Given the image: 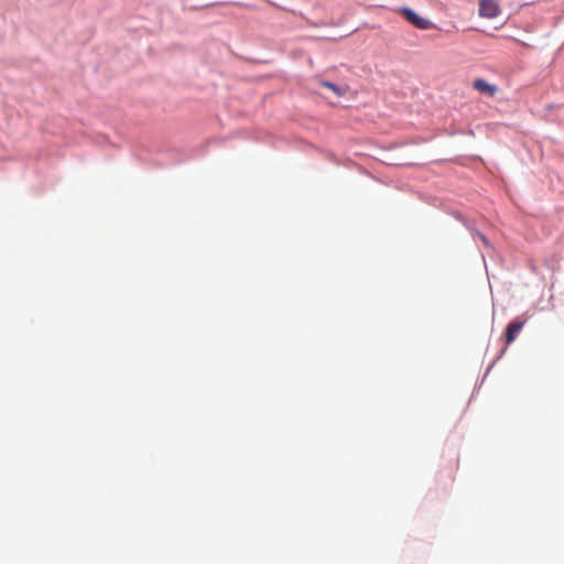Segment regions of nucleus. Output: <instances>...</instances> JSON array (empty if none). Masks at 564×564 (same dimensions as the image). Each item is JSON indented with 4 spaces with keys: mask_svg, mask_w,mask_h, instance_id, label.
<instances>
[{
    "mask_svg": "<svg viewBox=\"0 0 564 564\" xmlns=\"http://www.w3.org/2000/svg\"><path fill=\"white\" fill-rule=\"evenodd\" d=\"M399 12L409 23L420 30H430L434 26L432 21L421 17L410 8H401Z\"/></svg>",
    "mask_w": 564,
    "mask_h": 564,
    "instance_id": "1",
    "label": "nucleus"
},
{
    "mask_svg": "<svg viewBox=\"0 0 564 564\" xmlns=\"http://www.w3.org/2000/svg\"><path fill=\"white\" fill-rule=\"evenodd\" d=\"M478 13L481 18L494 19L500 15L501 10L496 0H479Z\"/></svg>",
    "mask_w": 564,
    "mask_h": 564,
    "instance_id": "2",
    "label": "nucleus"
},
{
    "mask_svg": "<svg viewBox=\"0 0 564 564\" xmlns=\"http://www.w3.org/2000/svg\"><path fill=\"white\" fill-rule=\"evenodd\" d=\"M473 87L478 90L480 94L487 95L492 97L497 91L498 88L496 85L489 84L482 78H476L473 83Z\"/></svg>",
    "mask_w": 564,
    "mask_h": 564,
    "instance_id": "3",
    "label": "nucleus"
},
{
    "mask_svg": "<svg viewBox=\"0 0 564 564\" xmlns=\"http://www.w3.org/2000/svg\"><path fill=\"white\" fill-rule=\"evenodd\" d=\"M523 325H524V322L516 321V322H511L507 326L506 333H505L507 345L511 344L516 339L519 332L522 329Z\"/></svg>",
    "mask_w": 564,
    "mask_h": 564,
    "instance_id": "4",
    "label": "nucleus"
},
{
    "mask_svg": "<svg viewBox=\"0 0 564 564\" xmlns=\"http://www.w3.org/2000/svg\"><path fill=\"white\" fill-rule=\"evenodd\" d=\"M319 85L323 86V87L328 88L329 90H332L338 97L345 96L347 94V91H348V87L347 86H338V85H335L334 83L326 82V80H321Z\"/></svg>",
    "mask_w": 564,
    "mask_h": 564,
    "instance_id": "5",
    "label": "nucleus"
}]
</instances>
